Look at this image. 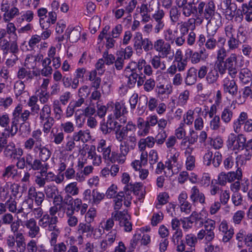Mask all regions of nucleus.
I'll list each match as a JSON object with an SVG mask.
<instances>
[{"label":"nucleus","instance_id":"obj_1","mask_svg":"<svg viewBox=\"0 0 252 252\" xmlns=\"http://www.w3.org/2000/svg\"><path fill=\"white\" fill-rule=\"evenodd\" d=\"M197 15L208 20L207 30L211 34H215L221 25V16L216 10V6L213 1L206 3L201 0H197Z\"/></svg>","mask_w":252,"mask_h":252},{"label":"nucleus","instance_id":"obj_2","mask_svg":"<svg viewBox=\"0 0 252 252\" xmlns=\"http://www.w3.org/2000/svg\"><path fill=\"white\" fill-rule=\"evenodd\" d=\"M30 115L31 112L28 110L23 109V106L21 104H19L14 108L12 112L11 128L8 130L11 136H14L17 132L18 124L22 122V125H24L29 119Z\"/></svg>","mask_w":252,"mask_h":252},{"label":"nucleus","instance_id":"obj_3","mask_svg":"<svg viewBox=\"0 0 252 252\" xmlns=\"http://www.w3.org/2000/svg\"><path fill=\"white\" fill-rule=\"evenodd\" d=\"M133 46L137 52L141 53L144 50L146 52L153 49L154 43L149 38H143L142 33L135 32L133 37Z\"/></svg>","mask_w":252,"mask_h":252},{"label":"nucleus","instance_id":"obj_4","mask_svg":"<svg viewBox=\"0 0 252 252\" xmlns=\"http://www.w3.org/2000/svg\"><path fill=\"white\" fill-rule=\"evenodd\" d=\"M28 197L29 199L25 200L23 202V205L25 203L28 204V207L30 209L33 208V201L38 206H40L45 199L44 193L42 191H36L35 188L33 187L29 188Z\"/></svg>","mask_w":252,"mask_h":252},{"label":"nucleus","instance_id":"obj_5","mask_svg":"<svg viewBox=\"0 0 252 252\" xmlns=\"http://www.w3.org/2000/svg\"><path fill=\"white\" fill-rule=\"evenodd\" d=\"M246 138L243 135L239 134L238 135L234 133L229 135L227 140V146L228 149L233 151L242 150L244 149Z\"/></svg>","mask_w":252,"mask_h":252},{"label":"nucleus","instance_id":"obj_6","mask_svg":"<svg viewBox=\"0 0 252 252\" xmlns=\"http://www.w3.org/2000/svg\"><path fill=\"white\" fill-rule=\"evenodd\" d=\"M113 217L115 220L119 221V225L124 228L126 232H130L132 230V225L129 221L130 216L128 214L127 211L124 210L122 212H116Z\"/></svg>","mask_w":252,"mask_h":252},{"label":"nucleus","instance_id":"obj_7","mask_svg":"<svg viewBox=\"0 0 252 252\" xmlns=\"http://www.w3.org/2000/svg\"><path fill=\"white\" fill-rule=\"evenodd\" d=\"M164 40L167 42L173 44L175 43L178 46L183 45L185 42V38L180 36L177 30L173 31L171 29H168L164 32Z\"/></svg>","mask_w":252,"mask_h":252},{"label":"nucleus","instance_id":"obj_8","mask_svg":"<svg viewBox=\"0 0 252 252\" xmlns=\"http://www.w3.org/2000/svg\"><path fill=\"white\" fill-rule=\"evenodd\" d=\"M59 219L57 217H51L49 214L44 215L38 221V225L46 230L52 231L58 227Z\"/></svg>","mask_w":252,"mask_h":252},{"label":"nucleus","instance_id":"obj_9","mask_svg":"<svg viewBox=\"0 0 252 252\" xmlns=\"http://www.w3.org/2000/svg\"><path fill=\"white\" fill-rule=\"evenodd\" d=\"M153 49L158 52L162 58H166L171 53V47L169 42L163 39H158L154 42Z\"/></svg>","mask_w":252,"mask_h":252},{"label":"nucleus","instance_id":"obj_10","mask_svg":"<svg viewBox=\"0 0 252 252\" xmlns=\"http://www.w3.org/2000/svg\"><path fill=\"white\" fill-rule=\"evenodd\" d=\"M224 66L227 69L228 73L232 78L235 77L237 72V56L233 53L223 62Z\"/></svg>","mask_w":252,"mask_h":252},{"label":"nucleus","instance_id":"obj_11","mask_svg":"<svg viewBox=\"0 0 252 252\" xmlns=\"http://www.w3.org/2000/svg\"><path fill=\"white\" fill-rule=\"evenodd\" d=\"M117 236V231L114 229L106 234L105 238L100 243V249L104 251H108L115 242Z\"/></svg>","mask_w":252,"mask_h":252},{"label":"nucleus","instance_id":"obj_12","mask_svg":"<svg viewBox=\"0 0 252 252\" xmlns=\"http://www.w3.org/2000/svg\"><path fill=\"white\" fill-rule=\"evenodd\" d=\"M18 176V170L15 165L10 164L4 168L1 172V178L3 181H7L10 179H16Z\"/></svg>","mask_w":252,"mask_h":252},{"label":"nucleus","instance_id":"obj_13","mask_svg":"<svg viewBox=\"0 0 252 252\" xmlns=\"http://www.w3.org/2000/svg\"><path fill=\"white\" fill-rule=\"evenodd\" d=\"M222 5V9L224 10L227 18L232 19L235 16L236 11L237 9V5L235 3L231 2V0H223Z\"/></svg>","mask_w":252,"mask_h":252},{"label":"nucleus","instance_id":"obj_14","mask_svg":"<svg viewBox=\"0 0 252 252\" xmlns=\"http://www.w3.org/2000/svg\"><path fill=\"white\" fill-rule=\"evenodd\" d=\"M33 151L35 153H38V158L43 162L46 161L51 155L50 150L42 144L35 145L33 148Z\"/></svg>","mask_w":252,"mask_h":252},{"label":"nucleus","instance_id":"obj_15","mask_svg":"<svg viewBox=\"0 0 252 252\" xmlns=\"http://www.w3.org/2000/svg\"><path fill=\"white\" fill-rule=\"evenodd\" d=\"M164 15V11L162 9H159L152 16L157 23L155 27V31L157 33H158L164 27V23L163 21Z\"/></svg>","mask_w":252,"mask_h":252},{"label":"nucleus","instance_id":"obj_16","mask_svg":"<svg viewBox=\"0 0 252 252\" xmlns=\"http://www.w3.org/2000/svg\"><path fill=\"white\" fill-rule=\"evenodd\" d=\"M23 153L22 149L15 148V144L13 143H9L4 151V154L5 157L13 158H17V156L21 157Z\"/></svg>","mask_w":252,"mask_h":252},{"label":"nucleus","instance_id":"obj_17","mask_svg":"<svg viewBox=\"0 0 252 252\" xmlns=\"http://www.w3.org/2000/svg\"><path fill=\"white\" fill-rule=\"evenodd\" d=\"M25 225L29 229L28 235L31 238H35L39 233L40 228L34 219L31 218L27 220Z\"/></svg>","mask_w":252,"mask_h":252},{"label":"nucleus","instance_id":"obj_18","mask_svg":"<svg viewBox=\"0 0 252 252\" xmlns=\"http://www.w3.org/2000/svg\"><path fill=\"white\" fill-rule=\"evenodd\" d=\"M127 113L126 108L123 104H121L120 102H116L115 104V108L114 110V115L117 119L122 118L120 120L121 123L124 124L126 122V119L124 116V115Z\"/></svg>","mask_w":252,"mask_h":252},{"label":"nucleus","instance_id":"obj_19","mask_svg":"<svg viewBox=\"0 0 252 252\" xmlns=\"http://www.w3.org/2000/svg\"><path fill=\"white\" fill-rule=\"evenodd\" d=\"M224 91L232 95H235L238 92V87L234 79L230 80L226 78L223 81V84Z\"/></svg>","mask_w":252,"mask_h":252},{"label":"nucleus","instance_id":"obj_20","mask_svg":"<svg viewBox=\"0 0 252 252\" xmlns=\"http://www.w3.org/2000/svg\"><path fill=\"white\" fill-rule=\"evenodd\" d=\"M87 149V158L92 160V164L94 166H99L102 162V158L100 155L96 154L95 146L92 145Z\"/></svg>","mask_w":252,"mask_h":252},{"label":"nucleus","instance_id":"obj_21","mask_svg":"<svg viewBox=\"0 0 252 252\" xmlns=\"http://www.w3.org/2000/svg\"><path fill=\"white\" fill-rule=\"evenodd\" d=\"M99 153H102L103 158L106 162H111L112 163L118 161V154L115 152H111V148L110 146L106 148L99 150Z\"/></svg>","mask_w":252,"mask_h":252},{"label":"nucleus","instance_id":"obj_22","mask_svg":"<svg viewBox=\"0 0 252 252\" xmlns=\"http://www.w3.org/2000/svg\"><path fill=\"white\" fill-rule=\"evenodd\" d=\"M94 227L89 223H80L77 226V233L79 235L78 239L79 244H81L83 242V235L87 233L93 232Z\"/></svg>","mask_w":252,"mask_h":252},{"label":"nucleus","instance_id":"obj_23","mask_svg":"<svg viewBox=\"0 0 252 252\" xmlns=\"http://www.w3.org/2000/svg\"><path fill=\"white\" fill-rule=\"evenodd\" d=\"M73 140L76 142L81 141L83 143H86L91 139V136L89 130H79L74 132L72 136Z\"/></svg>","mask_w":252,"mask_h":252},{"label":"nucleus","instance_id":"obj_24","mask_svg":"<svg viewBox=\"0 0 252 252\" xmlns=\"http://www.w3.org/2000/svg\"><path fill=\"white\" fill-rule=\"evenodd\" d=\"M190 198L193 203L199 202L204 204L205 201V197L203 193L200 191L196 186H193L190 190Z\"/></svg>","mask_w":252,"mask_h":252},{"label":"nucleus","instance_id":"obj_25","mask_svg":"<svg viewBox=\"0 0 252 252\" xmlns=\"http://www.w3.org/2000/svg\"><path fill=\"white\" fill-rule=\"evenodd\" d=\"M81 28L77 27L76 28H68L66 30L65 34L66 35L69 40L73 43L77 42L81 36Z\"/></svg>","mask_w":252,"mask_h":252},{"label":"nucleus","instance_id":"obj_26","mask_svg":"<svg viewBox=\"0 0 252 252\" xmlns=\"http://www.w3.org/2000/svg\"><path fill=\"white\" fill-rule=\"evenodd\" d=\"M193 150L192 147L188 146L185 151V155L187 157L186 161V165L187 169L189 170H191L195 166V157L191 155V153Z\"/></svg>","mask_w":252,"mask_h":252},{"label":"nucleus","instance_id":"obj_27","mask_svg":"<svg viewBox=\"0 0 252 252\" xmlns=\"http://www.w3.org/2000/svg\"><path fill=\"white\" fill-rule=\"evenodd\" d=\"M197 0H193L192 2H188L182 7L183 14L189 17L191 14L197 15Z\"/></svg>","mask_w":252,"mask_h":252},{"label":"nucleus","instance_id":"obj_28","mask_svg":"<svg viewBox=\"0 0 252 252\" xmlns=\"http://www.w3.org/2000/svg\"><path fill=\"white\" fill-rule=\"evenodd\" d=\"M63 205L64 209L66 210V216L74 215L76 209L73 204V198L69 194L66 195L63 199Z\"/></svg>","mask_w":252,"mask_h":252},{"label":"nucleus","instance_id":"obj_29","mask_svg":"<svg viewBox=\"0 0 252 252\" xmlns=\"http://www.w3.org/2000/svg\"><path fill=\"white\" fill-rule=\"evenodd\" d=\"M6 207L10 212L16 213V214L24 212V208L21 206L19 208H17V202L11 196L5 202Z\"/></svg>","mask_w":252,"mask_h":252},{"label":"nucleus","instance_id":"obj_30","mask_svg":"<svg viewBox=\"0 0 252 252\" xmlns=\"http://www.w3.org/2000/svg\"><path fill=\"white\" fill-rule=\"evenodd\" d=\"M15 243L18 252H25L26 249L25 238L22 233H17L15 234Z\"/></svg>","mask_w":252,"mask_h":252},{"label":"nucleus","instance_id":"obj_31","mask_svg":"<svg viewBox=\"0 0 252 252\" xmlns=\"http://www.w3.org/2000/svg\"><path fill=\"white\" fill-rule=\"evenodd\" d=\"M158 123V118L156 115H150L147 118L145 121V128H143L142 132L147 134L149 132L150 127L155 126Z\"/></svg>","mask_w":252,"mask_h":252},{"label":"nucleus","instance_id":"obj_32","mask_svg":"<svg viewBox=\"0 0 252 252\" xmlns=\"http://www.w3.org/2000/svg\"><path fill=\"white\" fill-rule=\"evenodd\" d=\"M37 74L35 73V71L28 70L24 67L21 68L17 73V76L19 79H26V81L31 80L34 76H36Z\"/></svg>","mask_w":252,"mask_h":252},{"label":"nucleus","instance_id":"obj_33","mask_svg":"<svg viewBox=\"0 0 252 252\" xmlns=\"http://www.w3.org/2000/svg\"><path fill=\"white\" fill-rule=\"evenodd\" d=\"M248 119V115L246 112H241L238 118L234 122L233 127L236 133H239L240 131L241 125L244 124Z\"/></svg>","mask_w":252,"mask_h":252},{"label":"nucleus","instance_id":"obj_34","mask_svg":"<svg viewBox=\"0 0 252 252\" xmlns=\"http://www.w3.org/2000/svg\"><path fill=\"white\" fill-rule=\"evenodd\" d=\"M197 70L193 67L190 68L188 71L185 78V83L187 85H192L195 83L197 80Z\"/></svg>","mask_w":252,"mask_h":252},{"label":"nucleus","instance_id":"obj_35","mask_svg":"<svg viewBox=\"0 0 252 252\" xmlns=\"http://www.w3.org/2000/svg\"><path fill=\"white\" fill-rule=\"evenodd\" d=\"M120 153L118 154V162L123 163L126 160V156L131 149L124 142H122L120 146Z\"/></svg>","mask_w":252,"mask_h":252},{"label":"nucleus","instance_id":"obj_36","mask_svg":"<svg viewBox=\"0 0 252 252\" xmlns=\"http://www.w3.org/2000/svg\"><path fill=\"white\" fill-rule=\"evenodd\" d=\"M21 16L16 19L17 23L21 24L24 21L27 22H31L33 19L34 12L31 10H27L25 12L21 13Z\"/></svg>","mask_w":252,"mask_h":252},{"label":"nucleus","instance_id":"obj_37","mask_svg":"<svg viewBox=\"0 0 252 252\" xmlns=\"http://www.w3.org/2000/svg\"><path fill=\"white\" fill-rule=\"evenodd\" d=\"M239 78L244 84H247L252 80V74L250 69L244 68L241 69L239 73Z\"/></svg>","mask_w":252,"mask_h":252},{"label":"nucleus","instance_id":"obj_38","mask_svg":"<svg viewBox=\"0 0 252 252\" xmlns=\"http://www.w3.org/2000/svg\"><path fill=\"white\" fill-rule=\"evenodd\" d=\"M138 8H139V13L142 17V22H148L151 19V17L149 14L150 10L148 7V4L143 3Z\"/></svg>","mask_w":252,"mask_h":252},{"label":"nucleus","instance_id":"obj_39","mask_svg":"<svg viewBox=\"0 0 252 252\" xmlns=\"http://www.w3.org/2000/svg\"><path fill=\"white\" fill-rule=\"evenodd\" d=\"M20 14L19 9L13 6L9 9L8 12L6 14H3V19L5 22H9L12 20L14 17L19 15Z\"/></svg>","mask_w":252,"mask_h":252},{"label":"nucleus","instance_id":"obj_40","mask_svg":"<svg viewBox=\"0 0 252 252\" xmlns=\"http://www.w3.org/2000/svg\"><path fill=\"white\" fill-rule=\"evenodd\" d=\"M219 74L218 70L215 68H212L207 73L206 80L209 84H214L216 83L218 80Z\"/></svg>","mask_w":252,"mask_h":252},{"label":"nucleus","instance_id":"obj_41","mask_svg":"<svg viewBox=\"0 0 252 252\" xmlns=\"http://www.w3.org/2000/svg\"><path fill=\"white\" fill-rule=\"evenodd\" d=\"M233 116L232 110L229 107H226L223 109L221 114V119L225 124H228L230 122Z\"/></svg>","mask_w":252,"mask_h":252},{"label":"nucleus","instance_id":"obj_42","mask_svg":"<svg viewBox=\"0 0 252 252\" xmlns=\"http://www.w3.org/2000/svg\"><path fill=\"white\" fill-rule=\"evenodd\" d=\"M101 20L98 16H94L90 21L89 29L92 33H95L100 26Z\"/></svg>","mask_w":252,"mask_h":252},{"label":"nucleus","instance_id":"obj_43","mask_svg":"<svg viewBox=\"0 0 252 252\" xmlns=\"http://www.w3.org/2000/svg\"><path fill=\"white\" fill-rule=\"evenodd\" d=\"M10 119L7 114L0 115V126L4 128V130L7 131L8 136L11 135V133L8 130L11 128L9 125Z\"/></svg>","mask_w":252,"mask_h":252},{"label":"nucleus","instance_id":"obj_44","mask_svg":"<svg viewBox=\"0 0 252 252\" xmlns=\"http://www.w3.org/2000/svg\"><path fill=\"white\" fill-rule=\"evenodd\" d=\"M51 110L50 106L48 104H45L39 113V120L41 123H43L47 118L51 116Z\"/></svg>","mask_w":252,"mask_h":252},{"label":"nucleus","instance_id":"obj_45","mask_svg":"<svg viewBox=\"0 0 252 252\" xmlns=\"http://www.w3.org/2000/svg\"><path fill=\"white\" fill-rule=\"evenodd\" d=\"M42 161L39 158H35L32 162V165H30V167L33 170H40V171L49 167L48 163L42 164Z\"/></svg>","mask_w":252,"mask_h":252},{"label":"nucleus","instance_id":"obj_46","mask_svg":"<svg viewBox=\"0 0 252 252\" xmlns=\"http://www.w3.org/2000/svg\"><path fill=\"white\" fill-rule=\"evenodd\" d=\"M181 12L176 6L171 7L169 11V16L171 22L175 23L179 21Z\"/></svg>","mask_w":252,"mask_h":252},{"label":"nucleus","instance_id":"obj_47","mask_svg":"<svg viewBox=\"0 0 252 252\" xmlns=\"http://www.w3.org/2000/svg\"><path fill=\"white\" fill-rule=\"evenodd\" d=\"M186 55L190 58L191 62L192 63H198L201 60V55L197 52H193V51L189 49L187 51Z\"/></svg>","mask_w":252,"mask_h":252},{"label":"nucleus","instance_id":"obj_48","mask_svg":"<svg viewBox=\"0 0 252 252\" xmlns=\"http://www.w3.org/2000/svg\"><path fill=\"white\" fill-rule=\"evenodd\" d=\"M207 33V39L205 45L207 49L213 50L215 48L217 45V40L213 37L215 34H211L208 31Z\"/></svg>","mask_w":252,"mask_h":252},{"label":"nucleus","instance_id":"obj_49","mask_svg":"<svg viewBox=\"0 0 252 252\" xmlns=\"http://www.w3.org/2000/svg\"><path fill=\"white\" fill-rule=\"evenodd\" d=\"M44 192L46 197L49 199H52L59 193L58 189L56 187L47 186L44 189Z\"/></svg>","mask_w":252,"mask_h":252},{"label":"nucleus","instance_id":"obj_50","mask_svg":"<svg viewBox=\"0 0 252 252\" xmlns=\"http://www.w3.org/2000/svg\"><path fill=\"white\" fill-rule=\"evenodd\" d=\"M228 182H232L235 180H239L241 179L242 173L241 170L238 168L236 172H230L227 173Z\"/></svg>","mask_w":252,"mask_h":252},{"label":"nucleus","instance_id":"obj_51","mask_svg":"<svg viewBox=\"0 0 252 252\" xmlns=\"http://www.w3.org/2000/svg\"><path fill=\"white\" fill-rule=\"evenodd\" d=\"M65 191L72 195H77L79 193V189L77 187V183L72 182L66 186Z\"/></svg>","mask_w":252,"mask_h":252},{"label":"nucleus","instance_id":"obj_52","mask_svg":"<svg viewBox=\"0 0 252 252\" xmlns=\"http://www.w3.org/2000/svg\"><path fill=\"white\" fill-rule=\"evenodd\" d=\"M92 195L93 197V203L97 205L104 198L105 194L100 193L96 189H94L92 191Z\"/></svg>","mask_w":252,"mask_h":252},{"label":"nucleus","instance_id":"obj_53","mask_svg":"<svg viewBox=\"0 0 252 252\" xmlns=\"http://www.w3.org/2000/svg\"><path fill=\"white\" fill-rule=\"evenodd\" d=\"M241 41L239 38H237L235 37L229 38L227 41V45L229 50L232 51L237 49L240 44Z\"/></svg>","mask_w":252,"mask_h":252},{"label":"nucleus","instance_id":"obj_54","mask_svg":"<svg viewBox=\"0 0 252 252\" xmlns=\"http://www.w3.org/2000/svg\"><path fill=\"white\" fill-rule=\"evenodd\" d=\"M167 137V134L164 129H161L155 138V141L158 145H162L165 142Z\"/></svg>","mask_w":252,"mask_h":252},{"label":"nucleus","instance_id":"obj_55","mask_svg":"<svg viewBox=\"0 0 252 252\" xmlns=\"http://www.w3.org/2000/svg\"><path fill=\"white\" fill-rule=\"evenodd\" d=\"M8 184L6 183L5 186L0 187V200L5 201L10 196L8 190Z\"/></svg>","mask_w":252,"mask_h":252},{"label":"nucleus","instance_id":"obj_56","mask_svg":"<svg viewBox=\"0 0 252 252\" xmlns=\"http://www.w3.org/2000/svg\"><path fill=\"white\" fill-rule=\"evenodd\" d=\"M48 168L39 172V175L43 177L45 183L49 182L54 180L55 175L52 172H47Z\"/></svg>","mask_w":252,"mask_h":252},{"label":"nucleus","instance_id":"obj_57","mask_svg":"<svg viewBox=\"0 0 252 252\" xmlns=\"http://www.w3.org/2000/svg\"><path fill=\"white\" fill-rule=\"evenodd\" d=\"M45 122L43 124V130L45 133H48L52 126H53L55 121L53 117L50 116L44 120Z\"/></svg>","mask_w":252,"mask_h":252},{"label":"nucleus","instance_id":"obj_58","mask_svg":"<svg viewBox=\"0 0 252 252\" xmlns=\"http://www.w3.org/2000/svg\"><path fill=\"white\" fill-rule=\"evenodd\" d=\"M157 92L160 94H170L172 92L171 87L169 85L159 84L157 86Z\"/></svg>","mask_w":252,"mask_h":252},{"label":"nucleus","instance_id":"obj_59","mask_svg":"<svg viewBox=\"0 0 252 252\" xmlns=\"http://www.w3.org/2000/svg\"><path fill=\"white\" fill-rule=\"evenodd\" d=\"M220 126V117L215 115L210 122V127L212 130H218Z\"/></svg>","mask_w":252,"mask_h":252},{"label":"nucleus","instance_id":"obj_60","mask_svg":"<svg viewBox=\"0 0 252 252\" xmlns=\"http://www.w3.org/2000/svg\"><path fill=\"white\" fill-rule=\"evenodd\" d=\"M144 86V90L147 92L152 91L156 86V81L154 79L150 78L146 80Z\"/></svg>","mask_w":252,"mask_h":252},{"label":"nucleus","instance_id":"obj_61","mask_svg":"<svg viewBox=\"0 0 252 252\" xmlns=\"http://www.w3.org/2000/svg\"><path fill=\"white\" fill-rule=\"evenodd\" d=\"M61 127L63 131L66 133H71L74 130V126L73 123L68 121L62 123Z\"/></svg>","mask_w":252,"mask_h":252},{"label":"nucleus","instance_id":"obj_62","mask_svg":"<svg viewBox=\"0 0 252 252\" xmlns=\"http://www.w3.org/2000/svg\"><path fill=\"white\" fill-rule=\"evenodd\" d=\"M186 244L191 247H194L197 243L196 236L192 233L188 234L185 236Z\"/></svg>","mask_w":252,"mask_h":252},{"label":"nucleus","instance_id":"obj_63","mask_svg":"<svg viewBox=\"0 0 252 252\" xmlns=\"http://www.w3.org/2000/svg\"><path fill=\"white\" fill-rule=\"evenodd\" d=\"M42 132L41 130L39 129L33 130L32 132V138H33L35 142H36L35 145H38V144H42Z\"/></svg>","mask_w":252,"mask_h":252},{"label":"nucleus","instance_id":"obj_64","mask_svg":"<svg viewBox=\"0 0 252 252\" xmlns=\"http://www.w3.org/2000/svg\"><path fill=\"white\" fill-rule=\"evenodd\" d=\"M216 222L215 221L208 219L205 221H203V224L204 229H202L204 231H214L215 228Z\"/></svg>","mask_w":252,"mask_h":252}]
</instances>
